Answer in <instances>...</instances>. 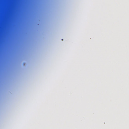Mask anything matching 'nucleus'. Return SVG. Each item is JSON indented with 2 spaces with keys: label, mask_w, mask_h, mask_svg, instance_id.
Segmentation results:
<instances>
[{
  "label": "nucleus",
  "mask_w": 129,
  "mask_h": 129,
  "mask_svg": "<svg viewBox=\"0 0 129 129\" xmlns=\"http://www.w3.org/2000/svg\"><path fill=\"white\" fill-rule=\"evenodd\" d=\"M9 19L8 14H6L4 16L3 20L1 18V36L4 35L6 33Z\"/></svg>",
  "instance_id": "nucleus-1"
}]
</instances>
